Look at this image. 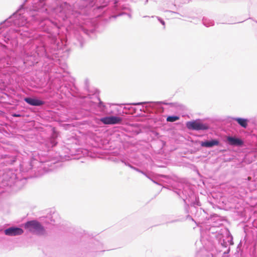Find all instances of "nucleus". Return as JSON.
<instances>
[{
	"label": "nucleus",
	"mask_w": 257,
	"mask_h": 257,
	"mask_svg": "<svg viewBox=\"0 0 257 257\" xmlns=\"http://www.w3.org/2000/svg\"><path fill=\"white\" fill-rule=\"evenodd\" d=\"M24 227L29 231L38 235H44L46 230L40 222L36 220L27 221L24 224Z\"/></svg>",
	"instance_id": "1"
},
{
	"label": "nucleus",
	"mask_w": 257,
	"mask_h": 257,
	"mask_svg": "<svg viewBox=\"0 0 257 257\" xmlns=\"http://www.w3.org/2000/svg\"><path fill=\"white\" fill-rule=\"evenodd\" d=\"M186 126L189 130H206L208 128V126L201 122L199 120L188 121L186 123Z\"/></svg>",
	"instance_id": "2"
},
{
	"label": "nucleus",
	"mask_w": 257,
	"mask_h": 257,
	"mask_svg": "<svg viewBox=\"0 0 257 257\" xmlns=\"http://www.w3.org/2000/svg\"><path fill=\"white\" fill-rule=\"evenodd\" d=\"M100 120L104 124H115L121 123L122 118L118 116H110L101 118Z\"/></svg>",
	"instance_id": "3"
},
{
	"label": "nucleus",
	"mask_w": 257,
	"mask_h": 257,
	"mask_svg": "<svg viewBox=\"0 0 257 257\" xmlns=\"http://www.w3.org/2000/svg\"><path fill=\"white\" fill-rule=\"evenodd\" d=\"M23 232L24 231L22 228L16 227H11L5 230V234L9 236L21 235Z\"/></svg>",
	"instance_id": "4"
},
{
	"label": "nucleus",
	"mask_w": 257,
	"mask_h": 257,
	"mask_svg": "<svg viewBox=\"0 0 257 257\" xmlns=\"http://www.w3.org/2000/svg\"><path fill=\"white\" fill-rule=\"evenodd\" d=\"M24 100L29 104L32 106H41L44 104L43 101L35 98L26 97L24 99Z\"/></svg>",
	"instance_id": "5"
},
{
	"label": "nucleus",
	"mask_w": 257,
	"mask_h": 257,
	"mask_svg": "<svg viewBox=\"0 0 257 257\" xmlns=\"http://www.w3.org/2000/svg\"><path fill=\"white\" fill-rule=\"evenodd\" d=\"M227 140L229 144L231 146H241L243 144L241 139L232 137H228Z\"/></svg>",
	"instance_id": "6"
},
{
	"label": "nucleus",
	"mask_w": 257,
	"mask_h": 257,
	"mask_svg": "<svg viewBox=\"0 0 257 257\" xmlns=\"http://www.w3.org/2000/svg\"><path fill=\"white\" fill-rule=\"evenodd\" d=\"M219 142L217 140H212L209 141L201 142L200 145L203 147L211 148L214 146H218Z\"/></svg>",
	"instance_id": "7"
},
{
	"label": "nucleus",
	"mask_w": 257,
	"mask_h": 257,
	"mask_svg": "<svg viewBox=\"0 0 257 257\" xmlns=\"http://www.w3.org/2000/svg\"><path fill=\"white\" fill-rule=\"evenodd\" d=\"M234 120L236 121L243 128H246L247 127L248 121L247 119L242 118H235Z\"/></svg>",
	"instance_id": "8"
},
{
	"label": "nucleus",
	"mask_w": 257,
	"mask_h": 257,
	"mask_svg": "<svg viewBox=\"0 0 257 257\" xmlns=\"http://www.w3.org/2000/svg\"><path fill=\"white\" fill-rule=\"evenodd\" d=\"M179 119V117L177 116H169L167 118V121L169 122H174L178 120Z\"/></svg>",
	"instance_id": "9"
},
{
	"label": "nucleus",
	"mask_w": 257,
	"mask_h": 257,
	"mask_svg": "<svg viewBox=\"0 0 257 257\" xmlns=\"http://www.w3.org/2000/svg\"><path fill=\"white\" fill-rule=\"evenodd\" d=\"M15 117H20L21 116V115L20 114H14L13 115Z\"/></svg>",
	"instance_id": "10"
},
{
	"label": "nucleus",
	"mask_w": 257,
	"mask_h": 257,
	"mask_svg": "<svg viewBox=\"0 0 257 257\" xmlns=\"http://www.w3.org/2000/svg\"><path fill=\"white\" fill-rule=\"evenodd\" d=\"M162 24H163V25H164L165 23L164 21H162Z\"/></svg>",
	"instance_id": "11"
}]
</instances>
